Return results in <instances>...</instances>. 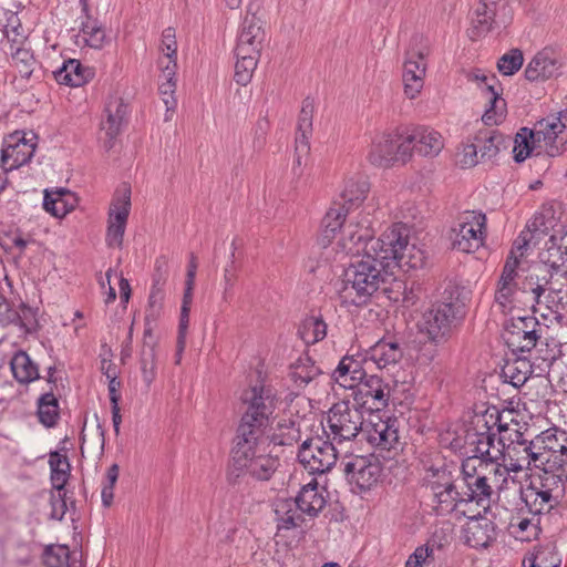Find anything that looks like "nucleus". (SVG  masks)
<instances>
[{
  "mask_svg": "<svg viewBox=\"0 0 567 567\" xmlns=\"http://www.w3.org/2000/svg\"><path fill=\"white\" fill-rule=\"evenodd\" d=\"M344 223V209L332 208L323 216L322 245L337 239L336 250L350 256H361L344 272L340 298L343 305L363 307L379 291L395 267L409 270L422 268L424 251L409 244V229L401 223L393 224L378 238L367 218Z\"/></svg>",
  "mask_w": 567,
  "mask_h": 567,
  "instance_id": "obj_1",
  "label": "nucleus"
},
{
  "mask_svg": "<svg viewBox=\"0 0 567 567\" xmlns=\"http://www.w3.org/2000/svg\"><path fill=\"white\" fill-rule=\"evenodd\" d=\"M246 406L238 424L228 480L236 483L246 475L268 481L278 466V460L267 451V430L277 408V391L271 385L256 384L241 395Z\"/></svg>",
  "mask_w": 567,
  "mask_h": 567,
  "instance_id": "obj_2",
  "label": "nucleus"
},
{
  "mask_svg": "<svg viewBox=\"0 0 567 567\" xmlns=\"http://www.w3.org/2000/svg\"><path fill=\"white\" fill-rule=\"evenodd\" d=\"M509 426L501 422L497 410L477 415L474 426L466 432V453L476 460L497 466L504 452Z\"/></svg>",
  "mask_w": 567,
  "mask_h": 567,
  "instance_id": "obj_3",
  "label": "nucleus"
},
{
  "mask_svg": "<svg viewBox=\"0 0 567 567\" xmlns=\"http://www.w3.org/2000/svg\"><path fill=\"white\" fill-rule=\"evenodd\" d=\"M522 433L516 429H509L504 452L497 466L494 467V478L498 489H504L509 480L516 485V481L509 477V473H518L530 466L538 467L545 463L544 453L534 447V440L522 439Z\"/></svg>",
  "mask_w": 567,
  "mask_h": 567,
  "instance_id": "obj_4",
  "label": "nucleus"
},
{
  "mask_svg": "<svg viewBox=\"0 0 567 567\" xmlns=\"http://www.w3.org/2000/svg\"><path fill=\"white\" fill-rule=\"evenodd\" d=\"M549 327L534 316L513 317L505 324V341L512 351L529 352L538 343L547 346Z\"/></svg>",
  "mask_w": 567,
  "mask_h": 567,
  "instance_id": "obj_5",
  "label": "nucleus"
},
{
  "mask_svg": "<svg viewBox=\"0 0 567 567\" xmlns=\"http://www.w3.org/2000/svg\"><path fill=\"white\" fill-rule=\"evenodd\" d=\"M328 437L337 444L354 440L364 429L362 406L350 401L334 403L328 412Z\"/></svg>",
  "mask_w": 567,
  "mask_h": 567,
  "instance_id": "obj_6",
  "label": "nucleus"
},
{
  "mask_svg": "<svg viewBox=\"0 0 567 567\" xmlns=\"http://www.w3.org/2000/svg\"><path fill=\"white\" fill-rule=\"evenodd\" d=\"M528 134L532 143L537 144V155L542 152L550 157L560 155L567 144V110L542 118Z\"/></svg>",
  "mask_w": 567,
  "mask_h": 567,
  "instance_id": "obj_7",
  "label": "nucleus"
},
{
  "mask_svg": "<svg viewBox=\"0 0 567 567\" xmlns=\"http://www.w3.org/2000/svg\"><path fill=\"white\" fill-rule=\"evenodd\" d=\"M458 306L453 302H435L425 310L417 322L419 329L434 343L444 342L451 334Z\"/></svg>",
  "mask_w": 567,
  "mask_h": 567,
  "instance_id": "obj_8",
  "label": "nucleus"
},
{
  "mask_svg": "<svg viewBox=\"0 0 567 567\" xmlns=\"http://www.w3.org/2000/svg\"><path fill=\"white\" fill-rule=\"evenodd\" d=\"M486 236V216L483 213L466 212L451 231L452 248L471 254L483 246Z\"/></svg>",
  "mask_w": 567,
  "mask_h": 567,
  "instance_id": "obj_9",
  "label": "nucleus"
},
{
  "mask_svg": "<svg viewBox=\"0 0 567 567\" xmlns=\"http://www.w3.org/2000/svg\"><path fill=\"white\" fill-rule=\"evenodd\" d=\"M337 442L323 441L321 437L307 439L298 451V460L311 474H323L336 464L339 450Z\"/></svg>",
  "mask_w": 567,
  "mask_h": 567,
  "instance_id": "obj_10",
  "label": "nucleus"
},
{
  "mask_svg": "<svg viewBox=\"0 0 567 567\" xmlns=\"http://www.w3.org/2000/svg\"><path fill=\"white\" fill-rule=\"evenodd\" d=\"M468 79L475 82L486 100V110L482 121L486 125H498L506 116V101L502 97L501 84L495 74H486L480 70L472 72Z\"/></svg>",
  "mask_w": 567,
  "mask_h": 567,
  "instance_id": "obj_11",
  "label": "nucleus"
},
{
  "mask_svg": "<svg viewBox=\"0 0 567 567\" xmlns=\"http://www.w3.org/2000/svg\"><path fill=\"white\" fill-rule=\"evenodd\" d=\"M131 185L122 182L115 188L109 205V247H121L131 212Z\"/></svg>",
  "mask_w": 567,
  "mask_h": 567,
  "instance_id": "obj_12",
  "label": "nucleus"
},
{
  "mask_svg": "<svg viewBox=\"0 0 567 567\" xmlns=\"http://www.w3.org/2000/svg\"><path fill=\"white\" fill-rule=\"evenodd\" d=\"M363 432L367 441L380 451L396 452L400 446L399 420L371 414L364 423Z\"/></svg>",
  "mask_w": 567,
  "mask_h": 567,
  "instance_id": "obj_13",
  "label": "nucleus"
},
{
  "mask_svg": "<svg viewBox=\"0 0 567 567\" xmlns=\"http://www.w3.org/2000/svg\"><path fill=\"white\" fill-rule=\"evenodd\" d=\"M32 132L16 131L3 141L1 164L6 172L13 171L27 164L35 151Z\"/></svg>",
  "mask_w": 567,
  "mask_h": 567,
  "instance_id": "obj_14",
  "label": "nucleus"
},
{
  "mask_svg": "<svg viewBox=\"0 0 567 567\" xmlns=\"http://www.w3.org/2000/svg\"><path fill=\"white\" fill-rule=\"evenodd\" d=\"M343 472L350 484L359 492L370 491L381 476V466L372 457L353 455L342 460Z\"/></svg>",
  "mask_w": 567,
  "mask_h": 567,
  "instance_id": "obj_15",
  "label": "nucleus"
},
{
  "mask_svg": "<svg viewBox=\"0 0 567 567\" xmlns=\"http://www.w3.org/2000/svg\"><path fill=\"white\" fill-rule=\"evenodd\" d=\"M564 66L561 52L553 47L538 51L525 68V78L530 82L557 78Z\"/></svg>",
  "mask_w": 567,
  "mask_h": 567,
  "instance_id": "obj_16",
  "label": "nucleus"
},
{
  "mask_svg": "<svg viewBox=\"0 0 567 567\" xmlns=\"http://www.w3.org/2000/svg\"><path fill=\"white\" fill-rule=\"evenodd\" d=\"M369 192V183L363 176H352L344 181L343 187L340 193L341 203L334 202L332 206L328 209L326 215L334 207H340L344 209V223L348 224L351 220H357L358 218H367L371 221L369 214L359 213L355 216H350L347 218L349 214V209L351 207L359 206L367 197ZM372 227V223H370Z\"/></svg>",
  "mask_w": 567,
  "mask_h": 567,
  "instance_id": "obj_17",
  "label": "nucleus"
},
{
  "mask_svg": "<svg viewBox=\"0 0 567 567\" xmlns=\"http://www.w3.org/2000/svg\"><path fill=\"white\" fill-rule=\"evenodd\" d=\"M252 9L254 4H249L237 37L236 47L240 48L243 53H247V50L260 53L266 40L264 21Z\"/></svg>",
  "mask_w": 567,
  "mask_h": 567,
  "instance_id": "obj_18",
  "label": "nucleus"
},
{
  "mask_svg": "<svg viewBox=\"0 0 567 567\" xmlns=\"http://www.w3.org/2000/svg\"><path fill=\"white\" fill-rule=\"evenodd\" d=\"M355 390L357 404L363 406L371 404V406L380 410L385 408L390 398V389L384 381L374 374H365L364 379L358 384Z\"/></svg>",
  "mask_w": 567,
  "mask_h": 567,
  "instance_id": "obj_19",
  "label": "nucleus"
},
{
  "mask_svg": "<svg viewBox=\"0 0 567 567\" xmlns=\"http://www.w3.org/2000/svg\"><path fill=\"white\" fill-rule=\"evenodd\" d=\"M425 58L420 51L409 50L403 65L404 93L415 99L424 84Z\"/></svg>",
  "mask_w": 567,
  "mask_h": 567,
  "instance_id": "obj_20",
  "label": "nucleus"
},
{
  "mask_svg": "<svg viewBox=\"0 0 567 567\" xmlns=\"http://www.w3.org/2000/svg\"><path fill=\"white\" fill-rule=\"evenodd\" d=\"M513 0H480L475 9L476 28L481 32L491 29L492 23L497 18L502 23H506L512 18L509 3Z\"/></svg>",
  "mask_w": 567,
  "mask_h": 567,
  "instance_id": "obj_21",
  "label": "nucleus"
},
{
  "mask_svg": "<svg viewBox=\"0 0 567 567\" xmlns=\"http://www.w3.org/2000/svg\"><path fill=\"white\" fill-rule=\"evenodd\" d=\"M10 324H16L24 333H30L35 326V312L24 303H21L19 309H16L0 295V326L7 327Z\"/></svg>",
  "mask_w": 567,
  "mask_h": 567,
  "instance_id": "obj_22",
  "label": "nucleus"
},
{
  "mask_svg": "<svg viewBox=\"0 0 567 567\" xmlns=\"http://www.w3.org/2000/svg\"><path fill=\"white\" fill-rule=\"evenodd\" d=\"M537 451L556 455L560 466H567V433L558 427L543 431L534 439Z\"/></svg>",
  "mask_w": 567,
  "mask_h": 567,
  "instance_id": "obj_23",
  "label": "nucleus"
},
{
  "mask_svg": "<svg viewBox=\"0 0 567 567\" xmlns=\"http://www.w3.org/2000/svg\"><path fill=\"white\" fill-rule=\"evenodd\" d=\"M553 272L547 268L537 267L535 268L525 280V289L534 296L535 303H542V298L546 299V302L554 301V293L560 291L553 287Z\"/></svg>",
  "mask_w": 567,
  "mask_h": 567,
  "instance_id": "obj_24",
  "label": "nucleus"
},
{
  "mask_svg": "<svg viewBox=\"0 0 567 567\" xmlns=\"http://www.w3.org/2000/svg\"><path fill=\"white\" fill-rule=\"evenodd\" d=\"M301 439L300 421L293 417H281L274 429L267 430V449L270 444L292 446Z\"/></svg>",
  "mask_w": 567,
  "mask_h": 567,
  "instance_id": "obj_25",
  "label": "nucleus"
},
{
  "mask_svg": "<svg viewBox=\"0 0 567 567\" xmlns=\"http://www.w3.org/2000/svg\"><path fill=\"white\" fill-rule=\"evenodd\" d=\"M411 137L414 140L415 153L425 156L434 157L440 154L444 147V140L441 133L426 127L416 126L411 130Z\"/></svg>",
  "mask_w": 567,
  "mask_h": 567,
  "instance_id": "obj_26",
  "label": "nucleus"
},
{
  "mask_svg": "<svg viewBox=\"0 0 567 567\" xmlns=\"http://www.w3.org/2000/svg\"><path fill=\"white\" fill-rule=\"evenodd\" d=\"M367 372L362 361L353 357H343L332 373V379L342 388L354 390Z\"/></svg>",
  "mask_w": 567,
  "mask_h": 567,
  "instance_id": "obj_27",
  "label": "nucleus"
},
{
  "mask_svg": "<svg viewBox=\"0 0 567 567\" xmlns=\"http://www.w3.org/2000/svg\"><path fill=\"white\" fill-rule=\"evenodd\" d=\"M295 501L301 513L310 518L317 517L327 504L326 496L322 491H319L316 478L301 487Z\"/></svg>",
  "mask_w": 567,
  "mask_h": 567,
  "instance_id": "obj_28",
  "label": "nucleus"
},
{
  "mask_svg": "<svg viewBox=\"0 0 567 567\" xmlns=\"http://www.w3.org/2000/svg\"><path fill=\"white\" fill-rule=\"evenodd\" d=\"M403 352L398 342L380 340L372 346L365 355V363L373 362L378 369H385L400 361Z\"/></svg>",
  "mask_w": 567,
  "mask_h": 567,
  "instance_id": "obj_29",
  "label": "nucleus"
},
{
  "mask_svg": "<svg viewBox=\"0 0 567 567\" xmlns=\"http://www.w3.org/2000/svg\"><path fill=\"white\" fill-rule=\"evenodd\" d=\"M548 229L549 227L547 226L545 216L542 214L535 215L514 241L515 248L519 251V255L524 256L530 246H536L539 240L547 235Z\"/></svg>",
  "mask_w": 567,
  "mask_h": 567,
  "instance_id": "obj_30",
  "label": "nucleus"
},
{
  "mask_svg": "<svg viewBox=\"0 0 567 567\" xmlns=\"http://www.w3.org/2000/svg\"><path fill=\"white\" fill-rule=\"evenodd\" d=\"M518 492L520 499L524 502L528 512L533 515L548 513L559 503V501L550 497V493L548 495L544 494L540 489L537 488V485L533 484L532 482H529V484L525 487L519 485Z\"/></svg>",
  "mask_w": 567,
  "mask_h": 567,
  "instance_id": "obj_31",
  "label": "nucleus"
},
{
  "mask_svg": "<svg viewBox=\"0 0 567 567\" xmlns=\"http://www.w3.org/2000/svg\"><path fill=\"white\" fill-rule=\"evenodd\" d=\"M368 159L379 167L395 163L394 132L383 133L372 142Z\"/></svg>",
  "mask_w": 567,
  "mask_h": 567,
  "instance_id": "obj_32",
  "label": "nucleus"
},
{
  "mask_svg": "<svg viewBox=\"0 0 567 567\" xmlns=\"http://www.w3.org/2000/svg\"><path fill=\"white\" fill-rule=\"evenodd\" d=\"M298 504L292 498H278L275 503V516L278 530L301 526L303 518Z\"/></svg>",
  "mask_w": 567,
  "mask_h": 567,
  "instance_id": "obj_33",
  "label": "nucleus"
},
{
  "mask_svg": "<svg viewBox=\"0 0 567 567\" xmlns=\"http://www.w3.org/2000/svg\"><path fill=\"white\" fill-rule=\"evenodd\" d=\"M53 76L59 84L81 86L91 76V72L83 68L79 60L70 59L53 71Z\"/></svg>",
  "mask_w": 567,
  "mask_h": 567,
  "instance_id": "obj_34",
  "label": "nucleus"
},
{
  "mask_svg": "<svg viewBox=\"0 0 567 567\" xmlns=\"http://www.w3.org/2000/svg\"><path fill=\"white\" fill-rule=\"evenodd\" d=\"M78 204L76 196L64 189L53 193H45L43 199V208L56 218H62L72 212Z\"/></svg>",
  "mask_w": 567,
  "mask_h": 567,
  "instance_id": "obj_35",
  "label": "nucleus"
},
{
  "mask_svg": "<svg viewBox=\"0 0 567 567\" xmlns=\"http://www.w3.org/2000/svg\"><path fill=\"white\" fill-rule=\"evenodd\" d=\"M10 369L13 378L21 384H29L40 378L38 364L22 350L11 358Z\"/></svg>",
  "mask_w": 567,
  "mask_h": 567,
  "instance_id": "obj_36",
  "label": "nucleus"
},
{
  "mask_svg": "<svg viewBox=\"0 0 567 567\" xmlns=\"http://www.w3.org/2000/svg\"><path fill=\"white\" fill-rule=\"evenodd\" d=\"M495 537V525L487 518L476 519L466 528V543L473 548H485Z\"/></svg>",
  "mask_w": 567,
  "mask_h": 567,
  "instance_id": "obj_37",
  "label": "nucleus"
},
{
  "mask_svg": "<svg viewBox=\"0 0 567 567\" xmlns=\"http://www.w3.org/2000/svg\"><path fill=\"white\" fill-rule=\"evenodd\" d=\"M466 491L462 492V498L467 502H475L478 506L486 509L492 499L493 488L487 483L486 476L466 478Z\"/></svg>",
  "mask_w": 567,
  "mask_h": 567,
  "instance_id": "obj_38",
  "label": "nucleus"
},
{
  "mask_svg": "<svg viewBox=\"0 0 567 567\" xmlns=\"http://www.w3.org/2000/svg\"><path fill=\"white\" fill-rule=\"evenodd\" d=\"M321 374L320 369L309 357H300L291 364L289 379L296 389H305Z\"/></svg>",
  "mask_w": 567,
  "mask_h": 567,
  "instance_id": "obj_39",
  "label": "nucleus"
},
{
  "mask_svg": "<svg viewBox=\"0 0 567 567\" xmlns=\"http://www.w3.org/2000/svg\"><path fill=\"white\" fill-rule=\"evenodd\" d=\"M543 268L549 269L553 275L567 274V257L555 241V235H551L546 241V249L539 255Z\"/></svg>",
  "mask_w": 567,
  "mask_h": 567,
  "instance_id": "obj_40",
  "label": "nucleus"
},
{
  "mask_svg": "<svg viewBox=\"0 0 567 567\" xmlns=\"http://www.w3.org/2000/svg\"><path fill=\"white\" fill-rule=\"evenodd\" d=\"M530 482L537 485V488L540 489L544 494L548 495L550 493L551 498L560 502L565 495L567 476L549 471H544L538 476L532 478Z\"/></svg>",
  "mask_w": 567,
  "mask_h": 567,
  "instance_id": "obj_41",
  "label": "nucleus"
},
{
  "mask_svg": "<svg viewBox=\"0 0 567 567\" xmlns=\"http://www.w3.org/2000/svg\"><path fill=\"white\" fill-rule=\"evenodd\" d=\"M45 567H83L76 553H71L66 546H48L43 554Z\"/></svg>",
  "mask_w": 567,
  "mask_h": 567,
  "instance_id": "obj_42",
  "label": "nucleus"
},
{
  "mask_svg": "<svg viewBox=\"0 0 567 567\" xmlns=\"http://www.w3.org/2000/svg\"><path fill=\"white\" fill-rule=\"evenodd\" d=\"M533 373V367L529 360L517 358L506 362L502 369V377L515 388H520L526 383Z\"/></svg>",
  "mask_w": 567,
  "mask_h": 567,
  "instance_id": "obj_43",
  "label": "nucleus"
},
{
  "mask_svg": "<svg viewBox=\"0 0 567 567\" xmlns=\"http://www.w3.org/2000/svg\"><path fill=\"white\" fill-rule=\"evenodd\" d=\"M163 301L164 296L157 292L150 293L144 318L143 342H156L153 331L163 313Z\"/></svg>",
  "mask_w": 567,
  "mask_h": 567,
  "instance_id": "obj_44",
  "label": "nucleus"
},
{
  "mask_svg": "<svg viewBox=\"0 0 567 567\" xmlns=\"http://www.w3.org/2000/svg\"><path fill=\"white\" fill-rule=\"evenodd\" d=\"M482 161L494 158L505 144V137L497 131L481 132L474 138Z\"/></svg>",
  "mask_w": 567,
  "mask_h": 567,
  "instance_id": "obj_45",
  "label": "nucleus"
},
{
  "mask_svg": "<svg viewBox=\"0 0 567 567\" xmlns=\"http://www.w3.org/2000/svg\"><path fill=\"white\" fill-rule=\"evenodd\" d=\"M237 62L235 64V81L240 85H246L250 82L254 71L257 68L260 53L250 52L243 53L240 48L235 49Z\"/></svg>",
  "mask_w": 567,
  "mask_h": 567,
  "instance_id": "obj_46",
  "label": "nucleus"
},
{
  "mask_svg": "<svg viewBox=\"0 0 567 567\" xmlns=\"http://www.w3.org/2000/svg\"><path fill=\"white\" fill-rule=\"evenodd\" d=\"M298 336L307 344H315L327 336V323L321 317L305 318L298 327Z\"/></svg>",
  "mask_w": 567,
  "mask_h": 567,
  "instance_id": "obj_47",
  "label": "nucleus"
},
{
  "mask_svg": "<svg viewBox=\"0 0 567 567\" xmlns=\"http://www.w3.org/2000/svg\"><path fill=\"white\" fill-rule=\"evenodd\" d=\"M38 417L45 427H53L60 419V409L56 396L50 391L38 400Z\"/></svg>",
  "mask_w": 567,
  "mask_h": 567,
  "instance_id": "obj_48",
  "label": "nucleus"
},
{
  "mask_svg": "<svg viewBox=\"0 0 567 567\" xmlns=\"http://www.w3.org/2000/svg\"><path fill=\"white\" fill-rule=\"evenodd\" d=\"M53 489L64 488L70 476V463L65 455L52 452L49 456Z\"/></svg>",
  "mask_w": 567,
  "mask_h": 567,
  "instance_id": "obj_49",
  "label": "nucleus"
},
{
  "mask_svg": "<svg viewBox=\"0 0 567 567\" xmlns=\"http://www.w3.org/2000/svg\"><path fill=\"white\" fill-rule=\"evenodd\" d=\"M130 109L121 99L109 103V137L117 135L127 124Z\"/></svg>",
  "mask_w": 567,
  "mask_h": 567,
  "instance_id": "obj_50",
  "label": "nucleus"
},
{
  "mask_svg": "<svg viewBox=\"0 0 567 567\" xmlns=\"http://www.w3.org/2000/svg\"><path fill=\"white\" fill-rule=\"evenodd\" d=\"M462 492H458L456 486L447 491L446 493H436L434 496L435 511L437 515H446L452 513L458 503H465L462 498Z\"/></svg>",
  "mask_w": 567,
  "mask_h": 567,
  "instance_id": "obj_51",
  "label": "nucleus"
},
{
  "mask_svg": "<svg viewBox=\"0 0 567 567\" xmlns=\"http://www.w3.org/2000/svg\"><path fill=\"white\" fill-rule=\"evenodd\" d=\"M413 146L414 140L411 137V130L403 133L399 130L394 131L395 163L409 162L415 152Z\"/></svg>",
  "mask_w": 567,
  "mask_h": 567,
  "instance_id": "obj_52",
  "label": "nucleus"
},
{
  "mask_svg": "<svg viewBox=\"0 0 567 567\" xmlns=\"http://www.w3.org/2000/svg\"><path fill=\"white\" fill-rule=\"evenodd\" d=\"M517 293V285L498 284L495 291L494 306L502 313H507L514 308L515 296Z\"/></svg>",
  "mask_w": 567,
  "mask_h": 567,
  "instance_id": "obj_53",
  "label": "nucleus"
},
{
  "mask_svg": "<svg viewBox=\"0 0 567 567\" xmlns=\"http://www.w3.org/2000/svg\"><path fill=\"white\" fill-rule=\"evenodd\" d=\"M155 346L156 342H143L142 352V374L144 382L150 385L156 375V363H155Z\"/></svg>",
  "mask_w": 567,
  "mask_h": 567,
  "instance_id": "obj_54",
  "label": "nucleus"
},
{
  "mask_svg": "<svg viewBox=\"0 0 567 567\" xmlns=\"http://www.w3.org/2000/svg\"><path fill=\"white\" fill-rule=\"evenodd\" d=\"M523 52L519 49H512L498 59L497 69L503 75H513L523 66Z\"/></svg>",
  "mask_w": 567,
  "mask_h": 567,
  "instance_id": "obj_55",
  "label": "nucleus"
},
{
  "mask_svg": "<svg viewBox=\"0 0 567 567\" xmlns=\"http://www.w3.org/2000/svg\"><path fill=\"white\" fill-rule=\"evenodd\" d=\"M522 257L523 256H520L519 251L515 248V245H513V248L509 251V255L507 256V259L503 267V271L499 277L498 284L517 285V269L520 264Z\"/></svg>",
  "mask_w": 567,
  "mask_h": 567,
  "instance_id": "obj_56",
  "label": "nucleus"
},
{
  "mask_svg": "<svg viewBox=\"0 0 567 567\" xmlns=\"http://www.w3.org/2000/svg\"><path fill=\"white\" fill-rule=\"evenodd\" d=\"M509 529L515 538L522 542H528L538 534L537 524L528 518H518L517 522L512 520Z\"/></svg>",
  "mask_w": 567,
  "mask_h": 567,
  "instance_id": "obj_57",
  "label": "nucleus"
},
{
  "mask_svg": "<svg viewBox=\"0 0 567 567\" xmlns=\"http://www.w3.org/2000/svg\"><path fill=\"white\" fill-rule=\"evenodd\" d=\"M80 37L89 47L101 49L106 39V31L101 27L86 23L83 25Z\"/></svg>",
  "mask_w": 567,
  "mask_h": 567,
  "instance_id": "obj_58",
  "label": "nucleus"
},
{
  "mask_svg": "<svg viewBox=\"0 0 567 567\" xmlns=\"http://www.w3.org/2000/svg\"><path fill=\"white\" fill-rule=\"evenodd\" d=\"M167 279V261L165 257L155 260V269L152 278V287L150 293L157 292L164 296V285Z\"/></svg>",
  "mask_w": 567,
  "mask_h": 567,
  "instance_id": "obj_59",
  "label": "nucleus"
},
{
  "mask_svg": "<svg viewBox=\"0 0 567 567\" xmlns=\"http://www.w3.org/2000/svg\"><path fill=\"white\" fill-rule=\"evenodd\" d=\"M65 496H66V492L64 491V488L54 489V492L52 493V495H51V507H52L51 517L52 518L61 520L64 517V515L68 511Z\"/></svg>",
  "mask_w": 567,
  "mask_h": 567,
  "instance_id": "obj_60",
  "label": "nucleus"
},
{
  "mask_svg": "<svg viewBox=\"0 0 567 567\" xmlns=\"http://www.w3.org/2000/svg\"><path fill=\"white\" fill-rule=\"evenodd\" d=\"M518 137H522L520 134H517L515 140V146L513 148L514 159L517 163L524 162L535 150H537V144H533L530 137L527 138L524 136L522 141H518Z\"/></svg>",
  "mask_w": 567,
  "mask_h": 567,
  "instance_id": "obj_61",
  "label": "nucleus"
},
{
  "mask_svg": "<svg viewBox=\"0 0 567 567\" xmlns=\"http://www.w3.org/2000/svg\"><path fill=\"white\" fill-rule=\"evenodd\" d=\"M159 50L166 56H177V42L173 28H167L163 31Z\"/></svg>",
  "mask_w": 567,
  "mask_h": 567,
  "instance_id": "obj_62",
  "label": "nucleus"
},
{
  "mask_svg": "<svg viewBox=\"0 0 567 567\" xmlns=\"http://www.w3.org/2000/svg\"><path fill=\"white\" fill-rule=\"evenodd\" d=\"M458 156V162L463 167L475 166L480 161H482L475 142L464 145Z\"/></svg>",
  "mask_w": 567,
  "mask_h": 567,
  "instance_id": "obj_63",
  "label": "nucleus"
},
{
  "mask_svg": "<svg viewBox=\"0 0 567 567\" xmlns=\"http://www.w3.org/2000/svg\"><path fill=\"white\" fill-rule=\"evenodd\" d=\"M432 553V548H429L427 546H419L409 556L408 560L405 561V567H422L426 558L430 557Z\"/></svg>",
  "mask_w": 567,
  "mask_h": 567,
  "instance_id": "obj_64",
  "label": "nucleus"
}]
</instances>
